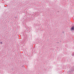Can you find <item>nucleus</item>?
<instances>
[{
  "instance_id": "obj_1",
  "label": "nucleus",
  "mask_w": 74,
  "mask_h": 74,
  "mask_svg": "<svg viewBox=\"0 0 74 74\" xmlns=\"http://www.w3.org/2000/svg\"><path fill=\"white\" fill-rule=\"evenodd\" d=\"M71 30H74V27H73L71 28Z\"/></svg>"
}]
</instances>
